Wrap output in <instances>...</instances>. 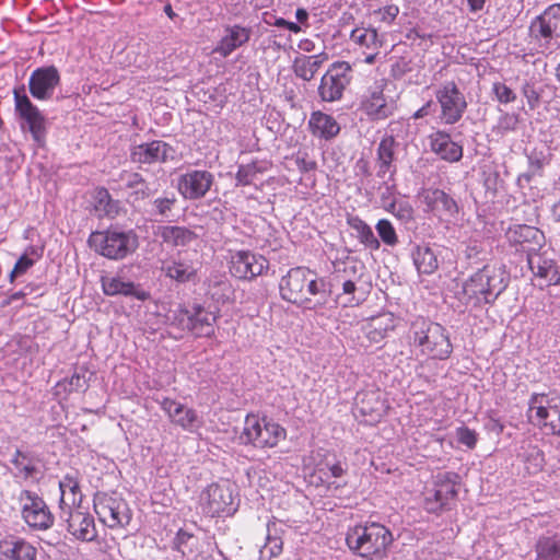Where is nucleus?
I'll return each mask as SVG.
<instances>
[{
	"instance_id": "c03bdc74",
	"label": "nucleus",
	"mask_w": 560,
	"mask_h": 560,
	"mask_svg": "<svg viewBox=\"0 0 560 560\" xmlns=\"http://www.w3.org/2000/svg\"><path fill=\"white\" fill-rule=\"evenodd\" d=\"M412 260L417 270L423 275H432L439 268L438 255L425 244L416 246Z\"/></svg>"
},
{
	"instance_id": "5fc2aeb1",
	"label": "nucleus",
	"mask_w": 560,
	"mask_h": 560,
	"mask_svg": "<svg viewBox=\"0 0 560 560\" xmlns=\"http://www.w3.org/2000/svg\"><path fill=\"white\" fill-rule=\"evenodd\" d=\"M386 211L392 213L402 223H409L413 220V208L408 201L405 200L390 201L388 206H386Z\"/></svg>"
},
{
	"instance_id": "a878e982",
	"label": "nucleus",
	"mask_w": 560,
	"mask_h": 560,
	"mask_svg": "<svg viewBox=\"0 0 560 560\" xmlns=\"http://www.w3.org/2000/svg\"><path fill=\"white\" fill-rule=\"evenodd\" d=\"M362 108L369 117L380 120L393 115L395 105L392 101L386 100L382 85L375 84L368 90L362 101Z\"/></svg>"
},
{
	"instance_id": "0e129e2a",
	"label": "nucleus",
	"mask_w": 560,
	"mask_h": 560,
	"mask_svg": "<svg viewBox=\"0 0 560 560\" xmlns=\"http://www.w3.org/2000/svg\"><path fill=\"white\" fill-rule=\"evenodd\" d=\"M295 165L298 170L302 173L314 171L317 167L316 162L314 160L308 159L307 153L301 152L296 154Z\"/></svg>"
},
{
	"instance_id": "1a4fd4ad",
	"label": "nucleus",
	"mask_w": 560,
	"mask_h": 560,
	"mask_svg": "<svg viewBox=\"0 0 560 560\" xmlns=\"http://www.w3.org/2000/svg\"><path fill=\"white\" fill-rule=\"evenodd\" d=\"M233 493L234 487L229 480L209 485L199 497L201 512L210 517L232 515L237 510Z\"/></svg>"
},
{
	"instance_id": "72a5a7b5",
	"label": "nucleus",
	"mask_w": 560,
	"mask_h": 560,
	"mask_svg": "<svg viewBox=\"0 0 560 560\" xmlns=\"http://www.w3.org/2000/svg\"><path fill=\"white\" fill-rule=\"evenodd\" d=\"M308 128L314 137L325 140L334 139L340 131L337 120L331 115L320 110L311 114Z\"/></svg>"
},
{
	"instance_id": "052dcab7",
	"label": "nucleus",
	"mask_w": 560,
	"mask_h": 560,
	"mask_svg": "<svg viewBox=\"0 0 560 560\" xmlns=\"http://www.w3.org/2000/svg\"><path fill=\"white\" fill-rule=\"evenodd\" d=\"M255 175H256V171H255L254 165H250V164L240 165L238 170L236 172V175H235L236 185L237 186L250 185Z\"/></svg>"
},
{
	"instance_id": "49530a36",
	"label": "nucleus",
	"mask_w": 560,
	"mask_h": 560,
	"mask_svg": "<svg viewBox=\"0 0 560 560\" xmlns=\"http://www.w3.org/2000/svg\"><path fill=\"white\" fill-rule=\"evenodd\" d=\"M348 225L355 231L357 237L366 248L377 250L381 247L380 240L375 236L372 228L358 215L347 218Z\"/></svg>"
},
{
	"instance_id": "680f3d73",
	"label": "nucleus",
	"mask_w": 560,
	"mask_h": 560,
	"mask_svg": "<svg viewBox=\"0 0 560 560\" xmlns=\"http://www.w3.org/2000/svg\"><path fill=\"white\" fill-rule=\"evenodd\" d=\"M457 441L467 446L468 448H474L477 443V434L474 430L467 427H460L456 430Z\"/></svg>"
},
{
	"instance_id": "6ab92c4d",
	"label": "nucleus",
	"mask_w": 560,
	"mask_h": 560,
	"mask_svg": "<svg viewBox=\"0 0 560 560\" xmlns=\"http://www.w3.org/2000/svg\"><path fill=\"white\" fill-rule=\"evenodd\" d=\"M159 404L170 421L184 431L195 433L202 428L203 419L197 410L167 397L159 400Z\"/></svg>"
},
{
	"instance_id": "bf43d9fd",
	"label": "nucleus",
	"mask_w": 560,
	"mask_h": 560,
	"mask_svg": "<svg viewBox=\"0 0 560 560\" xmlns=\"http://www.w3.org/2000/svg\"><path fill=\"white\" fill-rule=\"evenodd\" d=\"M37 250L30 246L27 252L22 255L14 265V273L24 275L31 267L34 266L35 261L39 258Z\"/></svg>"
},
{
	"instance_id": "a211bd4d",
	"label": "nucleus",
	"mask_w": 560,
	"mask_h": 560,
	"mask_svg": "<svg viewBox=\"0 0 560 560\" xmlns=\"http://www.w3.org/2000/svg\"><path fill=\"white\" fill-rule=\"evenodd\" d=\"M214 183L212 173L206 170H189L177 179L178 192L186 200L203 198Z\"/></svg>"
},
{
	"instance_id": "393cba45",
	"label": "nucleus",
	"mask_w": 560,
	"mask_h": 560,
	"mask_svg": "<svg viewBox=\"0 0 560 560\" xmlns=\"http://www.w3.org/2000/svg\"><path fill=\"white\" fill-rule=\"evenodd\" d=\"M527 264L532 272L544 279L548 285L560 284V271L548 252L534 250L527 256Z\"/></svg>"
},
{
	"instance_id": "338daca9",
	"label": "nucleus",
	"mask_w": 560,
	"mask_h": 560,
	"mask_svg": "<svg viewBox=\"0 0 560 560\" xmlns=\"http://www.w3.org/2000/svg\"><path fill=\"white\" fill-rule=\"evenodd\" d=\"M325 467L330 472L331 477L340 478L347 472V465L337 460L336 463L330 464L329 462L325 463Z\"/></svg>"
},
{
	"instance_id": "f704fd0d",
	"label": "nucleus",
	"mask_w": 560,
	"mask_h": 560,
	"mask_svg": "<svg viewBox=\"0 0 560 560\" xmlns=\"http://www.w3.org/2000/svg\"><path fill=\"white\" fill-rule=\"evenodd\" d=\"M395 328V318L390 313L378 314L368 320L363 326L365 337L372 343L382 342L389 331Z\"/></svg>"
},
{
	"instance_id": "8fccbe9b",
	"label": "nucleus",
	"mask_w": 560,
	"mask_h": 560,
	"mask_svg": "<svg viewBox=\"0 0 560 560\" xmlns=\"http://www.w3.org/2000/svg\"><path fill=\"white\" fill-rule=\"evenodd\" d=\"M522 457L528 474L535 475L542 470L545 466V454L538 446L527 445L524 447Z\"/></svg>"
},
{
	"instance_id": "7ed1b4c3",
	"label": "nucleus",
	"mask_w": 560,
	"mask_h": 560,
	"mask_svg": "<svg viewBox=\"0 0 560 560\" xmlns=\"http://www.w3.org/2000/svg\"><path fill=\"white\" fill-rule=\"evenodd\" d=\"M409 343L419 354L432 360H446L453 352L447 329L439 323L424 317L411 322Z\"/></svg>"
},
{
	"instance_id": "6e6552de",
	"label": "nucleus",
	"mask_w": 560,
	"mask_h": 560,
	"mask_svg": "<svg viewBox=\"0 0 560 560\" xmlns=\"http://www.w3.org/2000/svg\"><path fill=\"white\" fill-rule=\"evenodd\" d=\"M171 320L172 325L192 332L196 337H211L214 335L217 316L200 304L190 307L179 305L172 311Z\"/></svg>"
},
{
	"instance_id": "de8ad7c7",
	"label": "nucleus",
	"mask_w": 560,
	"mask_h": 560,
	"mask_svg": "<svg viewBox=\"0 0 560 560\" xmlns=\"http://www.w3.org/2000/svg\"><path fill=\"white\" fill-rule=\"evenodd\" d=\"M120 180L125 183L126 188L132 189L130 197H133L135 200H143L151 196L148 182L140 173L122 172Z\"/></svg>"
},
{
	"instance_id": "f03ea898",
	"label": "nucleus",
	"mask_w": 560,
	"mask_h": 560,
	"mask_svg": "<svg viewBox=\"0 0 560 560\" xmlns=\"http://www.w3.org/2000/svg\"><path fill=\"white\" fill-rule=\"evenodd\" d=\"M509 281L503 266L486 265L464 282L463 299L474 306L491 305L505 291Z\"/></svg>"
},
{
	"instance_id": "7c9ffc66",
	"label": "nucleus",
	"mask_w": 560,
	"mask_h": 560,
	"mask_svg": "<svg viewBox=\"0 0 560 560\" xmlns=\"http://www.w3.org/2000/svg\"><path fill=\"white\" fill-rule=\"evenodd\" d=\"M40 455L32 450L16 448L12 455L11 464L15 469L14 476L23 480L36 477L40 474Z\"/></svg>"
},
{
	"instance_id": "3c124183",
	"label": "nucleus",
	"mask_w": 560,
	"mask_h": 560,
	"mask_svg": "<svg viewBox=\"0 0 560 560\" xmlns=\"http://www.w3.org/2000/svg\"><path fill=\"white\" fill-rule=\"evenodd\" d=\"M527 158L529 163V171L518 176V185H522L523 182L529 183L532 177L540 170H542V167L549 162L548 155L542 150L534 149L530 151Z\"/></svg>"
},
{
	"instance_id": "774afa93",
	"label": "nucleus",
	"mask_w": 560,
	"mask_h": 560,
	"mask_svg": "<svg viewBox=\"0 0 560 560\" xmlns=\"http://www.w3.org/2000/svg\"><path fill=\"white\" fill-rule=\"evenodd\" d=\"M70 390H84L88 386L84 375L74 373L69 381Z\"/></svg>"
},
{
	"instance_id": "bb28decb",
	"label": "nucleus",
	"mask_w": 560,
	"mask_h": 560,
	"mask_svg": "<svg viewBox=\"0 0 560 560\" xmlns=\"http://www.w3.org/2000/svg\"><path fill=\"white\" fill-rule=\"evenodd\" d=\"M363 269V266H359L355 261H352L350 264H345L343 269H337L336 275L331 281H337L341 283L342 287V293L336 295V300L340 298H345V305L348 304H358L360 302V299H357L354 293L357 291V282L361 278L360 270Z\"/></svg>"
},
{
	"instance_id": "603ef678",
	"label": "nucleus",
	"mask_w": 560,
	"mask_h": 560,
	"mask_svg": "<svg viewBox=\"0 0 560 560\" xmlns=\"http://www.w3.org/2000/svg\"><path fill=\"white\" fill-rule=\"evenodd\" d=\"M521 92L526 98L527 105L530 110H534L540 106L542 97V88L538 86L537 81L534 78L526 79L521 85Z\"/></svg>"
},
{
	"instance_id": "4c0bfd02",
	"label": "nucleus",
	"mask_w": 560,
	"mask_h": 560,
	"mask_svg": "<svg viewBox=\"0 0 560 560\" xmlns=\"http://www.w3.org/2000/svg\"><path fill=\"white\" fill-rule=\"evenodd\" d=\"M555 408H560V394L556 390L534 393L528 401L529 418L533 419L532 413L535 412L537 421H541V418Z\"/></svg>"
},
{
	"instance_id": "2eb2a0df",
	"label": "nucleus",
	"mask_w": 560,
	"mask_h": 560,
	"mask_svg": "<svg viewBox=\"0 0 560 560\" xmlns=\"http://www.w3.org/2000/svg\"><path fill=\"white\" fill-rule=\"evenodd\" d=\"M60 520L66 524L67 532L80 541L91 542L97 538V529L93 515L80 506L60 510Z\"/></svg>"
},
{
	"instance_id": "2f4dec72",
	"label": "nucleus",
	"mask_w": 560,
	"mask_h": 560,
	"mask_svg": "<svg viewBox=\"0 0 560 560\" xmlns=\"http://www.w3.org/2000/svg\"><path fill=\"white\" fill-rule=\"evenodd\" d=\"M148 213L156 222H174L177 214L178 198L173 191H164L149 203Z\"/></svg>"
},
{
	"instance_id": "e433bc0d",
	"label": "nucleus",
	"mask_w": 560,
	"mask_h": 560,
	"mask_svg": "<svg viewBox=\"0 0 560 560\" xmlns=\"http://www.w3.org/2000/svg\"><path fill=\"white\" fill-rule=\"evenodd\" d=\"M535 560H560V534L548 530L534 545Z\"/></svg>"
},
{
	"instance_id": "79ce46f5",
	"label": "nucleus",
	"mask_w": 560,
	"mask_h": 560,
	"mask_svg": "<svg viewBox=\"0 0 560 560\" xmlns=\"http://www.w3.org/2000/svg\"><path fill=\"white\" fill-rule=\"evenodd\" d=\"M325 59L326 57L323 55L299 56L293 61V72L303 81H311L323 66Z\"/></svg>"
},
{
	"instance_id": "473e14b6",
	"label": "nucleus",
	"mask_w": 560,
	"mask_h": 560,
	"mask_svg": "<svg viewBox=\"0 0 560 560\" xmlns=\"http://www.w3.org/2000/svg\"><path fill=\"white\" fill-rule=\"evenodd\" d=\"M102 288L104 294L108 296H132L139 301H147L150 298V293L141 289L139 284L125 281L119 277H103Z\"/></svg>"
},
{
	"instance_id": "a19ab883",
	"label": "nucleus",
	"mask_w": 560,
	"mask_h": 560,
	"mask_svg": "<svg viewBox=\"0 0 560 560\" xmlns=\"http://www.w3.org/2000/svg\"><path fill=\"white\" fill-rule=\"evenodd\" d=\"M93 209L98 218H116L120 212V201L112 198L109 191L97 188L93 196Z\"/></svg>"
},
{
	"instance_id": "cd10ccee",
	"label": "nucleus",
	"mask_w": 560,
	"mask_h": 560,
	"mask_svg": "<svg viewBox=\"0 0 560 560\" xmlns=\"http://www.w3.org/2000/svg\"><path fill=\"white\" fill-rule=\"evenodd\" d=\"M37 549L30 541L16 536L0 540V560H36Z\"/></svg>"
},
{
	"instance_id": "4468645a",
	"label": "nucleus",
	"mask_w": 560,
	"mask_h": 560,
	"mask_svg": "<svg viewBox=\"0 0 560 560\" xmlns=\"http://www.w3.org/2000/svg\"><path fill=\"white\" fill-rule=\"evenodd\" d=\"M441 107L440 118L447 125L459 121L467 109V102L463 92L454 81L444 82L435 92Z\"/></svg>"
},
{
	"instance_id": "c9c22d12",
	"label": "nucleus",
	"mask_w": 560,
	"mask_h": 560,
	"mask_svg": "<svg viewBox=\"0 0 560 560\" xmlns=\"http://www.w3.org/2000/svg\"><path fill=\"white\" fill-rule=\"evenodd\" d=\"M250 38V30L241 25H233L226 27V35L222 37L214 52L222 57L230 56L236 48L246 44Z\"/></svg>"
},
{
	"instance_id": "69168bd1",
	"label": "nucleus",
	"mask_w": 560,
	"mask_h": 560,
	"mask_svg": "<svg viewBox=\"0 0 560 560\" xmlns=\"http://www.w3.org/2000/svg\"><path fill=\"white\" fill-rule=\"evenodd\" d=\"M395 188H396L395 183L393 182L392 184H389V180L384 182L383 187H381L382 192H381L380 198H381L382 206L385 210H386V206H388V203L390 201L396 200L394 197Z\"/></svg>"
},
{
	"instance_id": "09e8293b",
	"label": "nucleus",
	"mask_w": 560,
	"mask_h": 560,
	"mask_svg": "<svg viewBox=\"0 0 560 560\" xmlns=\"http://www.w3.org/2000/svg\"><path fill=\"white\" fill-rule=\"evenodd\" d=\"M279 532L277 523H268L266 542L260 549L261 557L272 558L281 553L283 541L279 536Z\"/></svg>"
},
{
	"instance_id": "58836bf2",
	"label": "nucleus",
	"mask_w": 560,
	"mask_h": 560,
	"mask_svg": "<svg viewBox=\"0 0 560 560\" xmlns=\"http://www.w3.org/2000/svg\"><path fill=\"white\" fill-rule=\"evenodd\" d=\"M159 235L164 243L173 247L187 246L197 238L192 230L180 225H161Z\"/></svg>"
},
{
	"instance_id": "f8f14e48",
	"label": "nucleus",
	"mask_w": 560,
	"mask_h": 560,
	"mask_svg": "<svg viewBox=\"0 0 560 560\" xmlns=\"http://www.w3.org/2000/svg\"><path fill=\"white\" fill-rule=\"evenodd\" d=\"M459 475L452 471L439 472L434 476L433 488L424 498V509L430 513L448 510L458 493Z\"/></svg>"
},
{
	"instance_id": "c85d7f7f",
	"label": "nucleus",
	"mask_w": 560,
	"mask_h": 560,
	"mask_svg": "<svg viewBox=\"0 0 560 560\" xmlns=\"http://www.w3.org/2000/svg\"><path fill=\"white\" fill-rule=\"evenodd\" d=\"M430 149L440 159L447 162H458L463 158V147L453 141L451 135L438 130L429 136Z\"/></svg>"
},
{
	"instance_id": "6e6d98bb",
	"label": "nucleus",
	"mask_w": 560,
	"mask_h": 560,
	"mask_svg": "<svg viewBox=\"0 0 560 560\" xmlns=\"http://www.w3.org/2000/svg\"><path fill=\"white\" fill-rule=\"evenodd\" d=\"M376 232L380 236V240L387 246L394 247L398 244L397 233L392 224V222L387 219H381L375 225Z\"/></svg>"
},
{
	"instance_id": "9d476101",
	"label": "nucleus",
	"mask_w": 560,
	"mask_h": 560,
	"mask_svg": "<svg viewBox=\"0 0 560 560\" xmlns=\"http://www.w3.org/2000/svg\"><path fill=\"white\" fill-rule=\"evenodd\" d=\"M93 506L98 520L109 528L125 527L131 521L128 503L117 492H96Z\"/></svg>"
},
{
	"instance_id": "a18cd8bd",
	"label": "nucleus",
	"mask_w": 560,
	"mask_h": 560,
	"mask_svg": "<svg viewBox=\"0 0 560 560\" xmlns=\"http://www.w3.org/2000/svg\"><path fill=\"white\" fill-rule=\"evenodd\" d=\"M161 270L167 278L180 283L190 281L196 275V270L191 264L175 259L163 261Z\"/></svg>"
},
{
	"instance_id": "e2e57ef3",
	"label": "nucleus",
	"mask_w": 560,
	"mask_h": 560,
	"mask_svg": "<svg viewBox=\"0 0 560 560\" xmlns=\"http://www.w3.org/2000/svg\"><path fill=\"white\" fill-rule=\"evenodd\" d=\"M399 8L395 4H389L375 11V15L378 16L381 22L390 24L397 18Z\"/></svg>"
},
{
	"instance_id": "864d4df0",
	"label": "nucleus",
	"mask_w": 560,
	"mask_h": 560,
	"mask_svg": "<svg viewBox=\"0 0 560 560\" xmlns=\"http://www.w3.org/2000/svg\"><path fill=\"white\" fill-rule=\"evenodd\" d=\"M520 124V115L515 113L502 112L492 131L497 136H505L509 132L515 131Z\"/></svg>"
},
{
	"instance_id": "ea45409f",
	"label": "nucleus",
	"mask_w": 560,
	"mask_h": 560,
	"mask_svg": "<svg viewBox=\"0 0 560 560\" xmlns=\"http://www.w3.org/2000/svg\"><path fill=\"white\" fill-rule=\"evenodd\" d=\"M59 489H60V500H59L60 510H63L67 508L80 506V503L82 501V493L80 491V485H79L77 477H74L70 474H67L59 481Z\"/></svg>"
},
{
	"instance_id": "5701e85b",
	"label": "nucleus",
	"mask_w": 560,
	"mask_h": 560,
	"mask_svg": "<svg viewBox=\"0 0 560 560\" xmlns=\"http://www.w3.org/2000/svg\"><path fill=\"white\" fill-rule=\"evenodd\" d=\"M505 237L516 252L526 253L527 256L534 250L540 249L545 240L539 229L526 224L510 226L505 232Z\"/></svg>"
},
{
	"instance_id": "f3484780",
	"label": "nucleus",
	"mask_w": 560,
	"mask_h": 560,
	"mask_svg": "<svg viewBox=\"0 0 560 560\" xmlns=\"http://www.w3.org/2000/svg\"><path fill=\"white\" fill-rule=\"evenodd\" d=\"M61 77L55 66H43L36 68L30 75L28 90L37 101H49L52 98L56 89L60 85Z\"/></svg>"
},
{
	"instance_id": "20e7f679",
	"label": "nucleus",
	"mask_w": 560,
	"mask_h": 560,
	"mask_svg": "<svg viewBox=\"0 0 560 560\" xmlns=\"http://www.w3.org/2000/svg\"><path fill=\"white\" fill-rule=\"evenodd\" d=\"M393 540L392 532L386 526L376 522L355 525L349 528L346 536L349 549L354 555L364 559L385 555Z\"/></svg>"
},
{
	"instance_id": "39448f33",
	"label": "nucleus",
	"mask_w": 560,
	"mask_h": 560,
	"mask_svg": "<svg viewBox=\"0 0 560 560\" xmlns=\"http://www.w3.org/2000/svg\"><path fill=\"white\" fill-rule=\"evenodd\" d=\"M89 246L103 257L121 260L135 253L139 246L138 235L133 230L109 226L105 231L92 232Z\"/></svg>"
},
{
	"instance_id": "b1692460",
	"label": "nucleus",
	"mask_w": 560,
	"mask_h": 560,
	"mask_svg": "<svg viewBox=\"0 0 560 560\" xmlns=\"http://www.w3.org/2000/svg\"><path fill=\"white\" fill-rule=\"evenodd\" d=\"M349 39L354 45L355 49L361 50L365 63L373 65L376 61L380 49L383 46V40L376 28L357 26L350 32Z\"/></svg>"
},
{
	"instance_id": "c756f323",
	"label": "nucleus",
	"mask_w": 560,
	"mask_h": 560,
	"mask_svg": "<svg viewBox=\"0 0 560 560\" xmlns=\"http://www.w3.org/2000/svg\"><path fill=\"white\" fill-rule=\"evenodd\" d=\"M397 142L393 136L384 137L376 149V176L384 178L387 174L389 180H394V176L397 173V166L395 164V149Z\"/></svg>"
},
{
	"instance_id": "aec40b11",
	"label": "nucleus",
	"mask_w": 560,
	"mask_h": 560,
	"mask_svg": "<svg viewBox=\"0 0 560 560\" xmlns=\"http://www.w3.org/2000/svg\"><path fill=\"white\" fill-rule=\"evenodd\" d=\"M529 30L534 38L542 40L546 45L552 39L560 38V3L546 8L532 21Z\"/></svg>"
},
{
	"instance_id": "9b49d317",
	"label": "nucleus",
	"mask_w": 560,
	"mask_h": 560,
	"mask_svg": "<svg viewBox=\"0 0 560 560\" xmlns=\"http://www.w3.org/2000/svg\"><path fill=\"white\" fill-rule=\"evenodd\" d=\"M18 501L21 506V517L33 530H47L52 527L55 516L45 500L35 491L23 489Z\"/></svg>"
},
{
	"instance_id": "0eeeda50",
	"label": "nucleus",
	"mask_w": 560,
	"mask_h": 560,
	"mask_svg": "<svg viewBox=\"0 0 560 560\" xmlns=\"http://www.w3.org/2000/svg\"><path fill=\"white\" fill-rule=\"evenodd\" d=\"M13 97L14 110L21 120V129L31 133L33 141L38 148L45 147L47 137L45 115L30 100L24 85L13 90Z\"/></svg>"
},
{
	"instance_id": "423d86ee",
	"label": "nucleus",
	"mask_w": 560,
	"mask_h": 560,
	"mask_svg": "<svg viewBox=\"0 0 560 560\" xmlns=\"http://www.w3.org/2000/svg\"><path fill=\"white\" fill-rule=\"evenodd\" d=\"M285 436V429L273 420L266 417L259 418L257 415H247L238 441L244 445L265 448L277 446Z\"/></svg>"
},
{
	"instance_id": "f257e3e1",
	"label": "nucleus",
	"mask_w": 560,
	"mask_h": 560,
	"mask_svg": "<svg viewBox=\"0 0 560 560\" xmlns=\"http://www.w3.org/2000/svg\"><path fill=\"white\" fill-rule=\"evenodd\" d=\"M279 292L282 300L299 306L311 303L310 296H317L308 308L318 310L329 302L334 284L331 278L320 277L307 267H294L280 279Z\"/></svg>"
},
{
	"instance_id": "4d7b16f0",
	"label": "nucleus",
	"mask_w": 560,
	"mask_h": 560,
	"mask_svg": "<svg viewBox=\"0 0 560 560\" xmlns=\"http://www.w3.org/2000/svg\"><path fill=\"white\" fill-rule=\"evenodd\" d=\"M491 93L500 104H510L516 101V93L504 82L495 81L492 83Z\"/></svg>"
},
{
	"instance_id": "dca6fc26",
	"label": "nucleus",
	"mask_w": 560,
	"mask_h": 560,
	"mask_svg": "<svg viewBox=\"0 0 560 560\" xmlns=\"http://www.w3.org/2000/svg\"><path fill=\"white\" fill-rule=\"evenodd\" d=\"M129 158L135 164H164L175 160L176 150L163 140H152L132 144Z\"/></svg>"
},
{
	"instance_id": "13d9d810",
	"label": "nucleus",
	"mask_w": 560,
	"mask_h": 560,
	"mask_svg": "<svg viewBox=\"0 0 560 560\" xmlns=\"http://www.w3.org/2000/svg\"><path fill=\"white\" fill-rule=\"evenodd\" d=\"M537 422L550 434L560 435V407L550 410Z\"/></svg>"
},
{
	"instance_id": "412c9836",
	"label": "nucleus",
	"mask_w": 560,
	"mask_h": 560,
	"mask_svg": "<svg viewBox=\"0 0 560 560\" xmlns=\"http://www.w3.org/2000/svg\"><path fill=\"white\" fill-rule=\"evenodd\" d=\"M423 202L428 211L442 221L454 222L458 219V202L442 189H428L423 194Z\"/></svg>"
},
{
	"instance_id": "ddd939ff",
	"label": "nucleus",
	"mask_w": 560,
	"mask_h": 560,
	"mask_svg": "<svg viewBox=\"0 0 560 560\" xmlns=\"http://www.w3.org/2000/svg\"><path fill=\"white\" fill-rule=\"evenodd\" d=\"M352 67L347 61H337L329 66L320 79L317 90L320 101L334 103L340 101L352 80Z\"/></svg>"
},
{
	"instance_id": "37998d69",
	"label": "nucleus",
	"mask_w": 560,
	"mask_h": 560,
	"mask_svg": "<svg viewBox=\"0 0 560 560\" xmlns=\"http://www.w3.org/2000/svg\"><path fill=\"white\" fill-rule=\"evenodd\" d=\"M355 406L361 415L371 416L373 419L382 417L385 411L380 393L374 390L359 393L355 397Z\"/></svg>"
},
{
	"instance_id": "4be33fe9",
	"label": "nucleus",
	"mask_w": 560,
	"mask_h": 560,
	"mask_svg": "<svg viewBox=\"0 0 560 560\" xmlns=\"http://www.w3.org/2000/svg\"><path fill=\"white\" fill-rule=\"evenodd\" d=\"M269 261L262 256L249 250H238L231 257V273L238 279H253L262 275Z\"/></svg>"
}]
</instances>
